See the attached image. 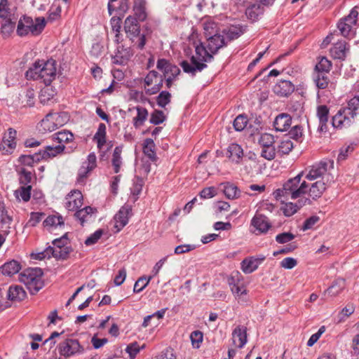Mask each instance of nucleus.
<instances>
[{
    "instance_id": "obj_1",
    "label": "nucleus",
    "mask_w": 359,
    "mask_h": 359,
    "mask_svg": "<svg viewBox=\"0 0 359 359\" xmlns=\"http://www.w3.org/2000/svg\"><path fill=\"white\" fill-rule=\"evenodd\" d=\"M304 173H299L293 178L288 180L282 189L276 191V197L285 201L297 199L303 195L308 196L313 200L320 198L327 188V184L323 180H306L302 179Z\"/></svg>"
},
{
    "instance_id": "obj_2",
    "label": "nucleus",
    "mask_w": 359,
    "mask_h": 359,
    "mask_svg": "<svg viewBox=\"0 0 359 359\" xmlns=\"http://www.w3.org/2000/svg\"><path fill=\"white\" fill-rule=\"evenodd\" d=\"M206 39L205 45L201 43L196 46L195 51L198 57L192 56L190 62L184 60L180 63L183 71L192 76L205 69L207 67L205 62H212L213 55L227 44L225 37L220 34L210 36Z\"/></svg>"
},
{
    "instance_id": "obj_3",
    "label": "nucleus",
    "mask_w": 359,
    "mask_h": 359,
    "mask_svg": "<svg viewBox=\"0 0 359 359\" xmlns=\"http://www.w3.org/2000/svg\"><path fill=\"white\" fill-rule=\"evenodd\" d=\"M56 75V62L52 59L36 61L25 74L27 79L41 80L46 86L50 85Z\"/></svg>"
},
{
    "instance_id": "obj_4",
    "label": "nucleus",
    "mask_w": 359,
    "mask_h": 359,
    "mask_svg": "<svg viewBox=\"0 0 359 359\" xmlns=\"http://www.w3.org/2000/svg\"><path fill=\"white\" fill-rule=\"evenodd\" d=\"M359 116V96L351 98L347 106L341 108L332 117V124L337 128H348L351 126Z\"/></svg>"
},
{
    "instance_id": "obj_5",
    "label": "nucleus",
    "mask_w": 359,
    "mask_h": 359,
    "mask_svg": "<svg viewBox=\"0 0 359 359\" xmlns=\"http://www.w3.org/2000/svg\"><path fill=\"white\" fill-rule=\"evenodd\" d=\"M45 26L44 18H36L34 20L31 17L24 15L18 21L16 32L20 36H37L42 32Z\"/></svg>"
},
{
    "instance_id": "obj_6",
    "label": "nucleus",
    "mask_w": 359,
    "mask_h": 359,
    "mask_svg": "<svg viewBox=\"0 0 359 359\" xmlns=\"http://www.w3.org/2000/svg\"><path fill=\"white\" fill-rule=\"evenodd\" d=\"M43 274L40 268H29L20 274L19 280L26 285L32 294H34L43 287Z\"/></svg>"
},
{
    "instance_id": "obj_7",
    "label": "nucleus",
    "mask_w": 359,
    "mask_h": 359,
    "mask_svg": "<svg viewBox=\"0 0 359 359\" xmlns=\"http://www.w3.org/2000/svg\"><path fill=\"white\" fill-rule=\"evenodd\" d=\"M334 168V161L324 159L313 165L309 170H306L300 173H304V179L306 180H323L328 182L329 175L327 172Z\"/></svg>"
},
{
    "instance_id": "obj_8",
    "label": "nucleus",
    "mask_w": 359,
    "mask_h": 359,
    "mask_svg": "<svg viewBox=\"0 0 359 359\" xmlns=\"http://www.w3.org/2000/svg\"><path fill=\"white\" fill-rule=\"evenodd\" d=\"M124 31L126 36L134 43L139 49H143L146 44L144 34H140V25L135 17L129 15L124 22Z\"/></svg>"
},
{
    "instance_id": "obj_9",
    "label": "nucleus",
    "mask_w": 359,
    "mask_h": 359,
    "mask_svg": "<svg viewBox=\"0 0 359 359\" xmlns=\"http://www.w3.org/2000/svg\"><path fill=\"white\" fill-rule=\"evenodd\" d=\"M163 84V76L155 70L150 71L144 79L143 88L148 95H153L160 92Z\"/></svg>"
},
{
    "instance_id": "obj_10",
    "label": "nucleus",
    "mask_w": 359,
    "mask_h": 359,
    "mask_svg": "<svg viewBox=\"0 0 359 359\" xmlns=\"http://www.w3.org/2000/svg\"><path fill=\"white\" fill-rule=\"evenodd\" d=\"M57 349L60 355L66 358L81 354L84 351V348L79 340L73 338H67L61 341L57 346Z\"/></svg>"
},
{
    "instance_id": "obj_11",
    "label": "nucleus",
    "mask_w": 359,
    "mask_h": 359,
    "mask_svg": "<svg viewBox=\"0 0 359 359\" xmlns=\"http://www.w3.org/2000/svg\"><path fill=\"white\" fill-rule=\"evenodd\" d=\"M358 15V11L357 8L355 7L352 8L347 16L340 20L337 27L344 36L346 37L354 35V27L356 25Z\"/></svg>"
},
{
    "instance_id": "obj_12",
    "label": "nucleus",
    "mask_w": 359,
    "mask_h": 359,
    "mask_svg": "<svg viewBox=\"0 0 359 359\" xmlns=\"http://www.w3.org/2000/svg\"><path fill=\"white\" fill-rule=\"evenodd\" d=\"M229 285L230 286L232 293L236 298L243 299L245 301L244 296L247 294V290L244 283L241 278V275L239 272L236 271L233 273L228 279Z\"/></svg>"
},
{
    "instance_id": "obj_13",
    "label": "nucleus",
    "mask_w": 359,
    "mask_h": 359,
    "mask_svg": "<svg viewBox=\"0 0 359 359\" xmlns=\"http://www.w3.org/2000/svg\"><path fill=\"white\" fill-rule=\"evenodd\" d=\"M97 166V158L95 153L88 154L87 161L83 163L78 172L77 182L83 184L90 172Z\"/></svg>"
},
{
    "instance_id": "obj_14",
    "label": "nucleus",
    "mask_w": 359,
    "mask_h": 359,
    "mask_svg": "<svg viewBox=\"0 0 359 359\" xmlns=\"http://www.w3.org/2000/svg\"><path fill=\"white\" fill-rule=\"evenodd\" d=\"M16 135L15 130L11 128L8 129L7 133L5 134L0 144V150L3 154H11L13 152L16 147Z\"/></svg>"
},
{
    "instance_id": "obj_15",
    "label": "nucleus",
    "mask_w": 359,
    "mask_h": 359,
    "mask_svg": "<svg viewBox=\"0 0 359 359\" xmlns=\"http://www.w3.org/2000/svg\"><path fill=\"white\" fill-rule=\"evenodd\" d=\"M156 68L163 74V77L176 78L180 74V68L174 64H172L165 59H158L156 64Z\"/></svg>"
},
{
    "instance_id": "obj_16",
    "label": "nucleus",
    "mask_w": 359,
    "mask_h": 359,
    "mask_svg": "<svg viewBox=\"0 0 359 359\" xmlns=\"http://www.w3.org/2000/svg\"><path fill=\"white\" fill-rule=\"evenodd\" d=\"M265 259L266 256L263 255L247 257L241 263V269L245 274L251 273L257 270L258 266L265 260Z\"/></svg>"
},
{
    "instance_id": "obj_17",
    "label": "nucleus",
    "mask_w": 359,
    "mask_h": 359,
    "mask_svg": "<svg viewBox=\"0 0 359 359\" xmlns=\"http://www.w3.org/2000/svg\"><path fill=\"white\" fill-rule=\"evenodd\" d=\"M132 208L129 205H125L121 208L117 214L114 216L116 231L122 229L128 223V219L131 216Z\"/></svg>"
},
{
    "instance_id": "obj_18",
    "label": "nucleus",
    "mask_w": 359,
    "mask_h": 359,
    "mask_svg": "<svg viewBox=\"0 0 359 359\" xmlns=\"http://www.w3.org/2000/svg\"><path fill=\"white\" fill-rule=\"evenodd\" d=\"M83 204V195L79 190H73L65 198V208L69 211H75Z\"/></svg>"
},
{
    "instance_id": "obj_19",
    "label": "nucleus",
    "mask_w": 359,
    "mask_h": 359,
    "mask_svg": "<svg viewBox=\"0 0 359 359\" xmlns=\"http://www.w3.org/2000/svg\"><path fill=\"white\" fill-rule=\"evenodd\" d=\"M330 74L325 73H313L312 81L318 90L334 88V84L330 81L329 78Z\"/></svg>"
},
{
    "instance_id": "obj_20",
    "label": "nucleus",
    "mask_w": 359,
    "mask_h": 359,
    "mask_svg": "<svg viewBox=\"0 0 359 359\" xmlns=\"http://www.w3.org/2000/svg\"><path fill=\"white\" fill-rule=\"evenodd\" d=\"M233 344L239 348H242L248 342L247 328L238 325L232 332Z\"/></svg>"
},
{
    "instance_id": "obj_21",
    "label": "nucleus",
    "mask_w": 359,
    "mask_h": 359,
    "mask_svg": "<svg viewBox=\"0 0 359 359\" xmlns=\"http://www.w3.org/2000/svg\"><path fill=\"white\" fill-rule=\"evenodd\" d=\"M251 225L258 231L256 234L266 233L271 226L268 218L263 215H255L251 220Z\"/></svg>"
},
{
    "instance_id": "obj_22",
    "label": "nucleus",
    "mask_w": 359,
    "mask_h": 359,
    "mask_svg": "<svg viewBox=\"0 0 359 359\" xmlns=\"http://www.w3.org/2000/svg\"><path fill=\"white\" fill-rule=\"evenodd\" d=\"M294 90L293 83L287 80L278 82L273 87V92L279 96L287 97Z\"/></svg>"
},
{
    "instance_id": "obj_23",
    "label": "nucleus",
    "mask_w": 359,
    "mask_h": 359,
    "mask_svg": "<svg viewBox=\"0 0 359 359\" xmlns=\"http://www.w3.org/2000/svg\"><path fill=\"white\" fill-rule=\"evenodd\" d=\"M246 27L240 25H231L222 30V35L226 36V41H231L240 37L245 32Z\"/></svg>"
},
{
    "instance_id": "obj_24",
    "label": "nucleus",
    "mask_w": 359,
    "mask_h": 359,
    "mask_svg": "<svg viewBox=\"0 0 359 359\" xmlns=\"http://www.w3.org/2000/svg\"><path fill=\"white\" fill-rule=\"evenodd\" d=\"M292 118L287 114H280L276 116L273 126L277 131H286L291 126Z\"/></svg>"
},
{
    "instance_id": "obj_25",
    "label": "nucleus",
    "mask_w": 359,
    "mask_h": 359,
    "mask_svg": "<svg viewBox=\"0 0 359 359\" xmlns=\"http://www.w3.org/2000/svg\"><path fill=\"white\" fill-rule=\"evenodd\" d=\"M26 292L20 285H11L7 291V298L12 302H20L26 297Z\"/></svg>"
},
{
    "instance_id": "obj_26",
    "label": "nucleus",
    "mask_w": 359,
    "mask_h": 359,
    "mask_svg": "<svg viewBox=\"0 0 359 359\" xmlns=\"http://www.w3.org/2000/svg\"><path fill=\"white\" fill-rule=\"evenodd\" d=\"M123 147L117 146L114 148L112 153L111 162L113 167L114 172L118 173L121 171V167L123 165V158L121 156Z\"/></svg>"
},
{
    "instance_id": "obj_27",
    "label": "nucleus",
    "mask_w": 359,
    "mask_h": 359,
    "mask_svg": "<svg viewBox=\"0 0 359 359\" xmlns=\"http://www.w3.org/2000/svg\"><path fill=\"white\" fill-rule=\"evenodd\" d=\"M329 109L326 105H320L317 107V116L319 121L318 130L326 131L328 121Z\"/></svg>"
},
{
    "instance_id": "obj_28",
    "label": "nucleus",
    "mask_w": 359,
    "mask_h": 359,
    "mask_svg": "<svg viewBox=\"0 0 359 359\" xmlns=\"http://www.w3.org/2000/svg\"><path fill=\"white\" fill-rule=\"evenodd\" d=\"M64 149L65 146L60 144L55 147L47 146L44 149L40 150L39 152L41 154V160H48L62 153Z\"/></svg>"
},
{
    "instance_id": "obj_29",
    "label": "nucleus",
    "mask_w": 359,
    "mask_h": 359,
    "mask_svg": "<svg viewBox=\"0 0 359 359\" xmlns=\"http://www.w3.org/2000/svg\"><path fill=\"white\" fill-rule=\"evenodd\" d=\"M345 287V279L342 278H338L325 290V294H328L330 297H336L344 290Z\"/></svg>"
},
{
    "instance_id": "obj_30",
    "label": "nucleus",
    "mask_w": 359,
    "mask_h": 359,
    "mask_svg": "<svg viewBox=\"0 0 359 359\" xmlns=\"http://www.w3.org/2000/svg\"><path fill=\"white\" fill-rule=\"evenodd\" d=\"M346 43L339 41L330 48V54L334 59L344 60L346 55Z\"/></svg>"
},
{
    "instance_id": "obj_31",
    "label": "nucleus",
    "mask_w": 359,
    "mask_h": 359,
    "mask_svg": "<svg viewBox=\"0 0 359 359\" xmlns=\"http://www.w3.org/2000/svg\"><path fill=\"white\" fill-rule=\"evenodd\" d=\"M143 153L152 162H156L158 157L156 153V145L154 140L147 138L143 144Z\"/></svg>"
},
{
    "instance_id": "obj_32",
    "label": "nucleus",
    "mask_w": 359,
    "mask_h": 359,
    "mask_svg": "<svg viewBox=\"0 0 359 359\" xmlns=\"http://www.w3.org/2000/svg\"><path fill=\"white\" fill-rule=\"evenodd\" d=\"M43 225L45 227H48L50 231H53V229L64 226V219L63 217L59 215H49L43 221Z\"/></svg>"
},
{
    "instance_id": "obj_33",
    "label": "nucleus",
    "mask_w": 359,
    "mask_h": 359,
    "mask_svg": "<svg viewBox=\"0 0 359 359\" xmlns=\"http://www.w3.org/2000/svg\"><path fill=\"white\" fill-rule=\"evenodd\" d=\"M133 55L130 48H124L123 46H118L114 57V62L123 65L126 63Z\"/></svg>"
},
{
    "instance_id": "obj_34",
    "label": "nucleus",
    "mask_w": 359,
    "mask_h": 359,
    "mask_svg": "<svg viewBox=\"0 0 359 359\" xmlns=\"http://www.w3.org/2000/svg\"><path fill=\"white\" fill-rule=\"evenodd\" d=\"M228 157L232 161L239 163L243 157V150L238 144H231L228 147Z\"/></svg>"
},
{
    "instance_id": "obj_35",
    "label": "nucleus",
    "mask_w": 359,
    "mask_h": 359,
    "mask_svg": "<svg viewBox=\"0 0 359 359\" xmlns=\"http://www.w3.org/2000/svg\"><path fill=\"white\" fill-rule=\"evenodd\" d=\"M1 269L4 275L11 276L20 271L21 269V265L19 262L13 259L6 262L1 267Z\"/></svg>"
},
{
    "instance_id": "obj_36",
    "label": "nucleus",
    "mask_w": 359,
    "mask_h": 359,
    "mask_svg": "<svg viewBox=\"0 0 359 359\" xmlns=\"http://www.w3.org/2000/svg\"><path fill=\"white\" fill-rule=\"evenodd\" d=\"M137 110V116L133 118V126L135 128H138L143 126L148 117V111L140 106L135 107Z\"/></svg>"
},
{
    "instance_id": "obj_37",
    "label": "nucleus",
    "mask_w": 359,
    "mask_h": 359,
    "mask_svg": "<svg viewBox=\"0 0 359 359\" xmlns=\"http://www.w3.org/2000/svg\"><path fill=\"white\" fill-rule=\"evenodd\" d=\"M133 11L135 16L140 21H144L147 18L146 2L144 0H137L135 1Z\"/></svg>"
},
{
    "instance_id": "obj_38",
    "label": "nucleus",
    "mask_w": 359,
    "mask_h": 359,
    "mask_svg": "<svg viewBox=\"0 0 359 359\" xmlns=\"http://www.w3.org/2000/svg\"><path fill=\"white\" fill-rule=\"evenodd\" d=\"M203 30L205 37L219 34V25L214 20L208 19L203 22Z\"/></svg>"
},
{
    "instance_id": "obj_39",
    "label": "nucleus",
    "mask_w": 359,
    "mask_h": 359,
    "mask_svg": "<svg viewBox=\"0 0 359 359\" xmlns=\"http://www.w3.org/2000/svg\"><path fill=\"white\" fill-rule=\"evenodd\" d=\"M303 205L302 201L293 203L292 202L285 203L281 208V210L286 217H290L297 212V210Z\"/></svg>"
},
{
    "instance_id": "obj_40",
    "label": "nucleus",
    "mask_w": 359,
    "mask_h": 359,
    "mask_svg": "<svg viewBox=\"0 0 359 359\" xmlns=\"http://www.w3.org/2000/svg\"><path fill=\"white\" fill-rule=\"evenodd\" d=\"M332 68V62L326 57H321L318 62L316 65L313 73H325L330 74Z\"/></svg>"
},
{
    "instance_id": "obj_41",
    "label": "nucleus",
    "mask_w": 359,
    "mask_h": 359,
    "mask_svg": "<svg viewBox=\"0 0 359 359\" xmlns=\"http://www.w3.org/2000/svg\"><path fill=\"white\" fill-rule=\"evenodd\" d=\"M72 251L71 247L67 248H53L51 247L50 257L58 259H65L68 257L69 253Z\"/></svg>"
},
{
    "instance_id": "obj_42",
    "label": "nucleus",
    "mask_w": 359,
    "mask_h": 359,
    "mask_svg": "<svg viewBox=\"0 0 359 359\" xmlns=\"http://www.w3.org/2000/svg\"><path fill=\"white\" fill-rule=\"evenodd\" d=\"M40 155L39 152L35 153L33 155H21L18 161L24 165L33 166L35 163H38L41 160Z\"/></svg>"
},
{
    "instance_id": "obj_43",
    "label": "nucleus",
    "mask_w": 359,
    "mask_h": 359,
    "mask_svg": "<svg viewBox=\"0 0 359 359\" xmlns=\"http://www.w3.org/2000/svg\"><path fill=\"white\" fill-rule=\"evenodd\" d=\"M94 140L97 142L98 148H101L106 143V126L100 123L97 130L94 135Z\"/></svg>"
},
{
    "instance_id": "obj_44",
    "label": "nucleus",
    "mask_w": 359,
    "mask_h": 359,
    "mask_svg": "<svg viewBox=\"0 0 359 359\" xmlns=\"http://www.w3.org/2000/svg\"><path fill=\"white\" fill-rule=\"evenodd\" d=\"M4 22L1 25V33L5 36H8L15 27V21L9 16L8 18H3Z\"/></svg>"
},
{
    "instance_id": "obj_45",
    "label": "nucleus",
    "mask_w": 359,
    "mask_h": 359,
    "mask_svg": "<svg viewBox=\"0 0 359 359\" xmlns=\"http://www.w3.org/2000/svg\"><path fill=\"white\" fill-rule=\"evenodd\" d=\"M224 193L229 199H235L240 196L241 191L236 185L227 183L224 186Z\"/></svg>"
},
{
    "instance_id": "obj_46",
    "label": "nucleus",
    "mask_w": 359,
    "mask_h": 359,
    "mask_svg": "<svg viewBox=\"0 0 359 359\" xmlns=\"http://www.w3.org/2000/svg\"><path fill=\"white\" fill-rule=\"evenodd\" d=\"M31 189V185L22 186L15 191V195L17 198H21L23 201L27 202L30 199Z\"/></svg>"
},
{
    "instance_id": "obj_47",
    "label": "nucleus",
    "mask_w": 359,
    "mask_h": 359,
    "mask_svg": "<svg viewBox=\"0 0 359 359\" xmlns=\"http://www.w3.org/2000/svg\"><path fill=\"white\" fill-rule=\"evenodd\" d=\"M52 113L48 114L41 122V127L44 131H53L57 129Z\"/></svg>"
},
{
    "instance_id": "obj_48",
    "label": "nucleus",
    "mask_w": 359,
    "mask_h": 359,
    "mask_svg": "<svg viewBox=\"0 0 359 359\" xmlns=\"http://www.w3.org/2000/svg\"><path fill=\"white\" fill-rule=\"evenodd\" d=\"M55 126L57 128L64 126L68 122L69 116L67 112L52 113Z\"/></svg>"
},
{
    "instance_id": "obj_49",
    "label": "nucleus",
    "mask_w": 359,
    "mask_h": 359,
    "mask_svg": "<svg viewBox=\"0 0 359 359\" xmlns=\"http://www.w3.org/2000/svg\"><path fill=\"white\" fill-rule=\"evenodd\" d=\"M293 148V142L289 139V137H287L286 139L280 141L278 147V152L281 153L282 154H288Z\"/></svg>"
},
{
    "instance_id": "obj_50",
    "label": "nucleus",
    "mask_w": 359,
    "mask_h": 359,
    "mask_svg": "<svg viewBox=\"0 0 359 359\" xmlns=\"http://www.w3.org/2000/svg\"><path fill=\"white\" fill-rule=\"evenodd\" d=\"M171 97V94L168 91H161L156 97L157 104L162 108L165 107L170 102Z\"/></svg>"
},
{
    "instance_id": "obj_51",
    "label": "nucleus",
    "mask_w": 359,
    "mask_h": 359,
    "mask_svg": "<svg viewBox=\"0 0 359 359\" xmlns=\"http://www.w3.org/2000/svg\"><path fill=\"white\" fill-rule=\"evenodd\" d=\"M54 138L57 140L60 143L70 142L72 141L74 136L71 132L63 130L55 133L54 135Z\"/></svg>"
},
{
    "instance_id": "obj_52",
    "label": "nucleus",
    "mask_w": 359,
    "mask_h": 359,
    "mask_svg": "<svg viewBox=\"0 0 359 359\" xmlns=\"http://www.w3.org/2000/svg\"><path fill=\"white\" fill-rule=\"evenodd\" d=\"M275 142L273 135L269 133H263L259 139V143L262 147H273Z\"/></svg>"
},
{
    "instance_id": "obj_53",
    "label": "nucleus",
    "mask_w": 359,
    "mask_h": 359,
    "mask_svg": "<svg viewBox=\"0 0 359 359\" xmlns=\"http://www.w3.org/2000/svg\"><path fill=\"white\" fill-rule=\"evenodd\" d=\"M248 118L245 115H238L233 121V127L236 131H242L246 127Z\"/></svg>"
},
{
    "instance_id": "obj_54",
    "label": "nucleus",
    "mask_w": 359,
    "mask_h": 359,
    "mask_svg": "<svg viewBox=\"0 0 359 359\" xmlns=\"http://www.w3.org/2000/svg\"><path fill=\"white\" fill-rule=\"evenodd\" d=\"M93 212V209L90 206H86L83 209L77 210L74 215L83 224L86 217Z\"/></svg>"
},
{
    "instance_id": "obj_55",
    "label": "nucleus",
    "mask_w": 359,
    "mask_h": 359,
    "mask_svg": "<svg viewBox=\"0 0 359 359\" xmlns=\"http://www.w3.org/2000/svg\"><path fill=\"white\" fill-rule=\"evenodd\" d=\"M165 119L163 111L161 110H155L151 114L150 123L154 125H158L163 123Z\"/></svg>"
},
{
    "instance_id": "obj_56",
    "label": "nucleus",
    "mask_w": 359,
    "mask_h": 359,
    "mask_svg": "<svg viewBox=\"0 0 359 359\" xmlns=\"http://www.w3.org/2000/svg\"><path fill=\"white\" fill-rule=\"evenodd\" d=\"M151 278V276L149 277L148 279H147L146 277L140 278L134 285L133 292L135 293H139L142 291L149 284Z\"/></svg>"
},
{
    "instance_id": "obj_57",
    "label": "nucleus",
    "mask_w": 359,
    "mask_h": 359,
    "mask_svg": "<svg viewBox=\"0 0 359 359\" xmlns=\"http://www.w3.org/2000/svg\"><path fill=\"white\" fill-rule=\"evenodd\" d=\"M61 6L58 1L53 2L52 6L49 10V19L55 20L60 16Z\"/></svg>"
},
{
    "instance_id": "obj_58",
    "label": "nucleus",
    "mask_w": 359,
    "mask_h": 359,
    "mask_svg": "<svg viewBox=\"0 0 359 359\" xmlns=\"http://www.w3.org/2000/svg\"><path fill=\"white\" fill-rule=\"evenodd\" d=\"M32 172L25 168H22L20 172V183L23 186H27L32 181Z\"/></svg>"
},
{
    "instance_id": "obj_59",
    "label": "nucleus",
    "mask_w": 359,
    "mask_h": 359,
    "mask_svg": "<svg viewBox=\"0 0 359 359\" xmlns=\"http://www.w3.org/2000/svg\"><path fill=\"white\" fill-rule=\"evenodd\" d=\"M190 338L193 346L194 348H199L200 344L203 341V333L198 330L194 331L193 332H191Z\"/></svg>"
},
{
    "instance_id": "obj_60",
    "label": "nucleus",
    "mask_w": 359,
    "mask_h": 359,
    "mask_svg": "<svg viewBox=\"0 0 359 359\" xmlns=\"http://www.w3.org/2000/svg\"><path fill=\"white\" fill-rule=\"evenodd\" d=\"M155 359H176L175 351L171 348H166L161 353H159Z\"/></svg>"
},
{
    "instance_id": "obj_61",
    "label": "nucleus",
    "mask_w": 359,
    "mask_h": 359,
    "mask_svg": "<svg viewBox=\"0 0 359 359\" xmlns=\"http://www.w3.org/2000/svg\"><path fill=\"white\" fill-rule=\"evenodd\" d=\"M140 351V347L137 342L130 344L126 348V351L128 353L130 359H134Z\"/></svg>"
},
{
    "instance_id": "obj_62",
    "label": "nucleus",
    "mask_w": 359,
    "mask_h": 359,
    "mask_svg": "<svg viewBox=\"0 0 359 359\" xmlns=\"http://www.w3.org/2000/svg\"><path fill=\"white\" fill-rule=\"evenodd\" d=\"M9 16H12V13L8 6V1L0 0V18H8Z\"/></svg>"
},
{
    "instance_id": "obj_63",
    "label": "nucleus",
    "mask_w": 359,
    "mask_h": 359,
    "mask_svg": "<svg viewBox=\"0 0 359 359\" xmlns=\"http://www.w3.org/2000/svg\"><path fill=\"white\" fill-rule=\"evenodd\" d=\"M295 236L290 232H284L276 236V241L278 243L283 244L288 243L294 238Z\"/></svg>"
},
{
    "instance_id": "obj_64",
    "label": "nucleus",
    "mask_w": 359,
    "mask_h": 359,
    "mask_svg": "<svg viewBox=\"0 0 359 359\" xmlns=\"http://www.w3.org/2000/svg\"><path fill=\"white\" fill-rule=\"evenodd\" d=\"M261 156L267 160H273L276 157V149L274 146L262 147Z\"/></svg>"
}]
</instances>
